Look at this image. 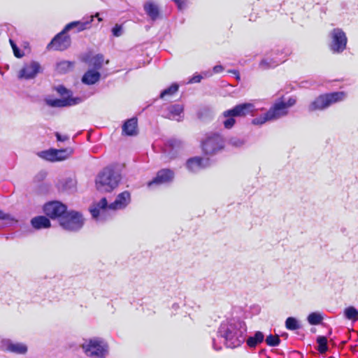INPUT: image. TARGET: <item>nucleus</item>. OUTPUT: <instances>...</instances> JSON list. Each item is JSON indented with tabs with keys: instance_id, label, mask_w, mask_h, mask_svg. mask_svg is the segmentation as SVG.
<instances>
[{
	"instance_id": "nucleus-1",
	"label": "nucleus",
	"mask_w": 358,
	"mask_h": 358,
	"mask_svg": "<svg viewBox=\"0 0 358 358\" xmlns=\"http://www.w3.org/2000/svg\"><path fill=\"white\" fill-rule=\"evenodd\" d=\"M200 148L204 155L213 156L224 150L225 140L220 133H209L201 141Z\"/></svg>"
},
{
	"instance_id": "nucleus-2",
	"label": "nucleus",
	"mask_w": 358,
	"mask_h": 358,
	"mask_svg": "<svg viewBox=\"0 0 358 358\" xmlns=\"http://www.w3.org/2000/svg\"><path fill=\"white\" fill-rule=\"evenodd\" d=\"M120 180V175L113 169L106 167L97 176L96 187L99 191L110 192L118 186Z\"/></svg>"
},
{
	"instance_id": "nucleus-3",
	"label": "nucleus",
	"mask_w": 358,
	"mask_h": 358,
	"mask_svg": "<svg viewBox=\"0 0 358 358\" xmlns=\"http://www.w3.org/2000/svg\"><path fill=\"white\" fill-rule=\"evenodd\" d=\"M219 333L224 338L226 346L229 348H238L245 341L243 331L233 324H222Z\"/></svg>"
},
{
	"instance_id": "nucleus-4",
	"label": "nucleus",
	"mask_w": 358,
	"mask_h": 358,
	"mask_svg": "<svg viewBox=\"0 0 358 358\" xmlns=\"http://www.w3.org/2000/svg\"><path fill=\"white\" fill-rule=\"evenodd\" d=\"M345 97L346 93L345 92H334L320 94L310 103L308 110L313 112L324 110L332 104L343 101Z\"/></svg>"
},
{
	"instance_id": "nucleus-5",
	"label": "nucleus",
	"mask_w": 358,
	"mask_h": 358,
	"mask_svg": "<svg viewBox=\"0 0 358 358\" xmlns=\"http://www.w3.org/2000/svg\"><path fill=\"white\" fill-rule=\"evenodd\" d=\"M254 105L250 103H243L235 106L233 108L227 110L222 113L226 120L223 122L224 127L227 129H231L236 124L235 117H245L250 115L254 110Z\"/></svg>"
},
{
	"instance_id": "nucleus-6",
	"label": "nucleus",
	"mask_w": 358,
	"mask_h": 358,
	"mask_svg": "<svg viewBox=\"0 0 358 358\" xmlns=\"http://www.w3.org/2000/svg\"><path fill=\"white\" fill-rule=\"evenodd\" d=\"M59 224L63 229L76 231L80 229L84 224V218L81 213L71 210L66 213L59 220Z\"/></svg>"
},
{
	"instance_id": "nucleus-7",
	"label": "nucleus",
	"mask_w": 358,
	"mask_h": 358,
	"mask_svg": "<svg viewBox=\"0 0 358 358\" xmlns=\"http://www.w3.org/2000/svg\"><path fill=\"white\" fill-rule=\"evenodd\" d=\"M85 353L89 357L103 358L107 353L108 346L99 339H90L82 346Z\"/></svg>"
},
{
	"instance_id": "nucleus-8",
	"label": "nucleus",
	"mask_w": 358,
	"mask_h": 358,
	"mask_svg": "<svg viewBox=\"0 0 358 358\" xmlns=\"http://www.w3.org/2000/svg\"><path fill=\"white\" fill-rule=\"evenodd\" d=\"M331 50L334 53L343 52L346 48L348 42V38L345 33L341 29L336 28L331 31Z\"/></svg>"
},
{
	"instance_id": "nucleus-9",
	"label": "nucleus",
	"mask_w": 358,
	"mask_h": 358,
	"mask_svg": "<svg viewBox=\"0 0 358 358\" xmlns=\"http://www.w3.org/2000/svg\"><path fill=\"white\" fill-rule=\"evenodd\" d=\"M73 150L71 148L65 149L51 148L48 150L42 151L39 156L43 159L50 162H60L68 159L73 154Z\"/></svg>"
},
{
	"instance_id": "nucleus-10",
	"label": "nucleus",
	"mask_w": 358,
	"mask_h": 358,
	"mask_svg": "<svg viewBox=\"0 0 358 358\" xmlns=\"http://www.w3.org/2000/svg\"><path fill=\"white\" fill-rule=\"evenodd\" d=\"M68 31L65 28L58 33L47 45L48 50L63 51L70 47L71 43V37L66 34Z\"/></svg>"
},
{
	"instance_id": "nucleus-11",
	"label": "nucleus",
	"mask_w": 358,
	"mask_h": 358,
	"mask_svg": "<svg viewBox=\"0 0 358 358\" xmlns=\"http://www.w3.org/2000/svg\"><path fill=\"white\" fill-rule=\"evenodd\" d=\"M66 211L67 206L57 201H50L43 206L44 213L51 219L60 220Z\"/></svg>"
},
{
	"instance_id": "nucleus-12",
	"label": "nucleus",
	"mask_w": 358,
	"mask_h": 358,
	"mask_svg": "<svg viewBox=\"0 0 358 358\" xmlns=\"http://www.w3.org/2000/svg\"><path fill=\"white\" fill-rule=\"evenodd\" d=\"M174 175V172L171 169H162L157 171L156 176L152 180L148 182V187L169 183L173 181Z\"/></svg>"
},
{
	"instance_id": "nucleus-13",
	"label": "nucleus",
	"mask_w": 358,
	"mask_h": 358,
	"mask_svg": "<svg viewBox=\"0 0 358 358\" xmlns=\"http://www.w3.org/2000/svg\"><path fill=\"white\" fill-rule=\"evenodd\" d=\"M210 165L209 158H204L200 156L193 157L188 159L186 162V167L191 172H197L201 169H205Z\"/></svg>"
},
{
	"instance_id": "nucleus-14",
	"label": "nucleus",
	"mask_w": 358,
	"mask_h": 358,
	"mask_svg": "<svg viewBox=\"0 0 358 358\" xmlns=\"http://www.w3.org/2000/svg\"><path fill=\"white\" fill-rule=\"evenodd\" d=\"M267 113L271 120H277L287 115L288 110L286 109V106L285 105V102L282 100V98L276 101L268 109Z\"/></svg>"
},
{
	"instance_id": "nucleus-15",
	"label": "nucleus",
	"mask_w": 358,
	"mask_h": 358,
	"mask_svg": "<svg viewBox=\"0 0 358 358\" xmlns=\"http://www.w3.org/2000/svg\"><path fill=\"white\" fill-rule=\"evenodd\" d=\"M47 104L52 107L62 108L66 106H71L78 104L81 102V99L79 97L73 98L68 96L64 99H55L47 100Z\"/></svg>"
},
{
	"instance_id": "nucleus-16",
	"label": "nucleus",
	"mask_w": 358,
	"mask_h": 358,
	"mask_svg": "<svg viewBox=\"0 0 358 358\" xmlns=\"http://www.w3.org/2000/svg\"><path fill=\"white\" fill-rule=\"evenodd\" d=\"M130 200V193L128 191H124L117 195L116 199L109 205L108 208L112 210L122 209L129 204Z\"/></svg>"
},
{
	"instance_id": "nucleus-17",
	"label": "nucleus",
	"mask_w": 358,
	"mask_h": 358,
	"mask_svg": "<svg viewBox=\"0 0 358 358\" xmlns=\"http://www.w3.org/2000/svg\"><path fill=\"white\" fill-rule=\"evenodd\" d=\"M138 131V119L136 117L128 119L122 127V134L124 136H136Z\"/></svg>"
},
{
	"instance_id": "nucleus-18",
	"label": "nucleus",
	"mask_w": 358,
	"mask_h": 358,
	"mask_svg": "<svg viewBox=\"0 0 358 358\" xmlns=\"http://www.w3.org/2000/svg\"><path fill=\"white\" fill-rule=\"evenodd\" d=\"M40 68L38 62H32L23 67L21 70V76L26 79L32 78L39 72Z\"/></svg>"
},
{
	"instance_id": "nucleus-19",
	"label": "nucleus",
	"mask_w": 358,
	"mask_h": 358,
	"mask_svg": "<svg viewBox=\"0 0 358 358\" xmlns=\"http://www.w3.org/2000/svg\"><path fill=\"white\" fill-rule=\"evenodd\" d=\"M94 20V16H90V20L84 22L73 21L67 24L64 28L65 31H69L73 28H76L78 31H82L90 27L92 22Z\"/></svg>"
},
{
	"instance_id": "nucleus-20",
	"label": "nucleus",
	"mask_w": 358,
	"mask_h": 358,
	"mask_svg": "<svg viewBox=\"0 0 358 358\" xmlns=\"http://www.w3.org/2000/svg\"><path fill=\"white\" fill-rule=\"evenodd\" d=\"M184 111V107L180 104H174L168 108L166 117L170 120L180 121Z\"/></svg>"
},
{
	"instance_id": "nucleus-21",
	"label": "nucleus",
	"mask_w": 358,
	"mask_h": 358,
	"mask_svg": "<svg viewBox=\"0 0 358 358\" xmlns=\"http://www.w3.org/2000/svg\"><path fill=\"white\" fill-rule=\"evenodd\" d=\"M101 74L95 70H88L82 77V82L86 85H91L99 80Z\"/></svg>"
},
{
	"instance_id": "nucleus-22",
	"label": "nucleus",
	"mask_w": 358,
	"mask_h": 358,
	"mask_svg": "<svg viewBox=\"0 0 358 358\" xmlns=\"http://www.w3.org/2000/svg\"><path fill=\"white\" fill-rule=\"evenodd\" d=\"M143 8L146 14L152 20H156L159 17V9L158 6L152 1L146 2Z\"/></svg>"
},
{
	"instance_id": "nucleus-23",
	"label": "nucleus",
	"mask_w": 358,
	"mask_h": 358,
	"mask_svg": "<svg viewBox=\"0 0 358 358\" xmlns=\"http://www.w3.org/2000/svg\"><path fill=\"white\" fill-rule=\"evenodd\" d=\"M31 225L36 229L49 228L51 226L50 220L45 216H37L32 218Z\"/></svg>"
},
{
	"instance_id": "nucleus-24",
	"label": "nucleus",
	"mask_w": 358,
	"mask_h": 358,
	"mask_svg": "<svg viewBox=\"0 0 358 358\" xmlns=\"http://www.w3.org/2000/svg\"><path fill=\"white\" fill-rule=\"evenodd\" d=\"M75 63L69 61H62L57 64L56 71L58 73L65 74L71 71L74 68Z\"/></svg>"
},
{
	"instance_id": "nucleus-25",
	"label": "nucleus",
	"mask_w": 358,
	"mask_h": 358,
	"mask_svg": "<svg viewBox=\"0 0 358 358\" xmlns=\"http://www.w3.org/2000/svg\"><path fill=\"white\" fill-rule=\"evenodd\" d=\"M108 201L106 198H102L95 206L94 208L90 210L91 214L93 217H98L100 214V210H105L108 208Z\"/></svg>"
},
{
	"instance_id": "nucleus-26",
	"label": "nucleus",
	"mask_w": 358,
	"mask_h": 358,
	"mask_svg": "<svg viewBox=\"0 0 358 358\" xmlns=\"http://www.w3.org/2000/svg\"><path fill=\"white\" fill-rule=\"evenodd\" d=\"M264 336L262 331H256L254 336L249 337L246 343L250 348H255L258 344L263 342Z\"/></svg>"
},
{
	"instance_id": "nucleus-27",
	"label": "nucleus",
	"mask_w": 358,
	"mask_h": 358,
	"mask_svg": "<svg viewBox=\"0 0 358 358\" xmlns=\"http://www.w3.org/2000/svg\"><path fill=\"white\" fill-rule=\"evenodd\" d=\"M317 343L318 344L317 350L320 354H324L328 350L327 337L323 336H318L317 338Z\"/></svg>"
},
{
	"instance_id": "nucleus-28",
	"label": "nucleus",
	"mask_w": 358,
	"mask_h": 358,
	"mask_svg": "<svg viewBox=\"0 0 358 358\" xmlns=\"http://www.w3.org/2000/svg\"><path fill=\"white\" fill-rule=\"evenodd\" d=\"M345 317L350 320L357 321L358 320V310L353 306H349L344 310Z\"/></svg>"
},
{
	"instance_id": "nucleus-29",
	"label": "nucleus",
	"mask_w": 358,
	"mask_h": 358,
	"mask_svg": "<svg viewBox=\"0 0 358 358\" xmlns=\"http://www.w3.org/2000/svg\"><path fill=\"white\" fill-rule=\"evenodd\" d=\"M8 348L10 351L17 354H24L27 351V346L21 343H12Z\"/></svg>"
},
{
	"instance_id": "nucleus-30",
	"label": "nucleus",
	"mask_w": 358,
	"mask_h": 358,
	"mask_svg": "<svg viewBox=\"0 0 358 358\" xmlns=\"http://www.w3.org/2000/svg\"><path fill=\"white\" fill-rule=\"evenodd\" d=\"M179 85L173 83L170 87L163 90L160 94V98L164 99L166 96H172L178 91Z\"/></svg>"
},
{
	"instance_id": "nucleus-31",
	"label": "nucleus",
	"mask_w": 358,
	"mask_h": 358,
	"mask_svg": "<svg viewBox=\"0 0 358 358\" xmlns=\"http://www.w3.org/2000/svg\"><path fill=\"white\" fill-rule=\"evenodd\" d=\"M104 57L102 55H96L91 60V65L95 69H100L103 64Z\"/></svg>"
},
{
	"instance_id": "nucleus-32",
	"label": "nucleus",
	"mask_w": 358,
	"mask_h": 358,
	"mask_svg": "<svg viewBox=\"0 0 358 358\" xmlns=\"http://www.w3.org/2000/svg\"><path fill=\"white\" fill-rule=\"evenodd\" d=\"M266 343L271 347L278 346L280 343V339L278 335L270 334L266 338Z\"/></svg>"
},
{
	"instance_id": "nucleus-33",
	"label": "nucleus",
	"mask_w": 358,
	"mask_h": 358,
	"mask_svg": "<svg viewBox=\"0 0 358 358\" xmlns=\"http://www.w3.org/2000/svg\"><path fill=\"white\" fill-rule=\"evenodd\" d=\"M285 327L289 330H296L300 327L298 321L292 317L287 318L285 321Z\"/></svg>"
},
{
	"instance_id": "nucleus-34",
	"label": "nucleus",
	"mask_w": 358,
	"mask_h": 358,
	"mask_svg": "<svg viewBox=\"0 0 358 358\" xmlns=\"http://www.w3.org/2000/svg\"><path fill=\"white\" fill-rule=\"evenodd\" d=\"M322 315L317 313H312L308 317V321L312 325L319 324L322 321Z\"/></svg>"
},
{
	"instance_id": "nucleus-35",
	"label": "nucleus",
	"mask_w": 358,
	"mask_h": 358,
	"mask_svg": "<svg viewBox=\"0 0 358 358\" xmlns=\"http://www.w3.org/2000/svg\"><path fill=\"white\" fill-rule=\"evenodd\" d=\"M267 121H271V119L266 112L264 115H262L258 117L254 118L252 120V124L254 125H261V124H264Z\"/></svg>"
},
{
	"instance_id": "nucleus-36",
	"label": "nucleus",
	"mask_w": 358,
	"mask_h": 358,
	"mask_svg": "<svg viewBox=\"0 0 358 358\" xmlns=\"http://www.w3.org/2000/svg\"><path fill=\"white\" fill-rule=\"evenodd\" d=\"M55 90L60 96H64L65 94L70 96L71 91L66 89L64 85H58L57 87H55Z\"/></svg>"
},
{
	"instance_id": "nucleus-37",
	"label": "nucleus",
	"mask_w": 358,
	"mask_h": 358,
	"mask_svg": "<svg viewBox=\"0 0 358 358\" xmlns=\"http://www.w3.org/2000/svg\"><path fill=\"white\" fill-rule=\"evenodd\" d=\"M122 25L120 24H115L113 28L112 29V33L114 36L118 37L121 36L122 34Z\"/></svg>"
},
{
	"instance_id": "nucleus-38",
	"label": "nucleus",
	"mask_w": 358,
	"mask_h": 358,
	"mask_svg": "<svg viewBox=\"0 0 358 358\" xmlns=\"http://www.w3.org/2000/svg\"><path fill=\"white\" fill-rule=\"evenodd\" d=\"M13 51L15 57L17 58H21L24 56V53L21 52L17 46L14 47V48H13Z\"/></svg>"
},
{
	"instance_id": "nucleus-39",
	"label": "nucleus",
	"mask_w": 358,
	"mask_h": 358,
	"mask_svg": "<svg viewBox=\"0 0 358 358\" xmlns=\"http://www.w3.org/2000/svg\"><path fill=\"white\" fill-rule=\"evenodd\" d=\"M296 103V100L293 98H289L287 102H285V105L286 106V109L288 110V108Z\"/></svg>"
},
{
	"instance_id": "nucleus-40",
	"label": "nucleus",
	"mask_w": 358,
	"mask_h": 358,
	"mask_svg": "<svg viewBox=\"0 0 358 358\" xmlns=\"http://www.w3.org/2000/svg\"><path fill=\"white\" fill-rule=\"evenodd\" d=\"M55 136L58 141H66L69 139L67 136H62L59 132L55 133Z\"/></svg>"
},
{
	"instance_id": "nucleus-41",
	"label": "nucleus",
	"mask_w": 358,
	"mask_h": 358,
	"mask_svg": "<svg viewBox=\"0 0 358 358\" xmlns=\"http://www.w3.org/2000/svg\"><path fill=\"white\" fill-rule=\"evenodd\" d=\"M201 79H202L201 76H200V75L194 76L189 80V83H200Z\"/></svg>"
},
{
	"instance_id": "nucleus-42",
	"label": "nucleus",
	"mask_w": 358,
	"mask_h": 358,
	"mask_svg": "<svg viewBox=\"0 0 358 358\" xmlns=\"http://www.w3.org/2000/svg\"><path fill=\"white\" fill-rule=\"evenodd\" d=\"M223 71V67L221 65H217L213 67V72L219 73Z\"/></svg>"
},
{
	"instance_id": "nucleus-43",
	"label": "nucleus",
	"mask_w": 358,
	"mask_h": 358,
	"mask_svg": "<svg viewBox=\"0 0 358 358\" xmlns=\"http://www.w3.org/2000/svg\"><path fill=\"white\" fill-rule=\"evenodd\" d=\"M260 66H264L265 68H268L269 66L268 63L266 60L261 61Z\"/></svg>"
},
{
	"instance_id": "nucleus-44",
	"label": "nucleus",
	"mask_w": 358,
	"mask_h": 358,
	"mask_svg": "<svg viewBox=\"0 0 358 358\" xmlns=\"http://www.w3.org/2000/svg\"><path fill=\"white\" fill-rule=\"evenodd\" d=\"M7 215L5 214L3 211L0 210V219L5 220L7 218Z\"/></svg>"
},
{
	"instance_id": "nucleus-45",
	"label": "nucleus",
	"mask_w": 358,
	"mask_h": 358,
	"mask_svg": "<svg viewBox=\"0 0 358 358\" xmlns=\"http://www.w3.org/2000/svg\"><path fill=\"white\" fill-rule=\"evenodd\" d=\"M94 16V17H96L97 18V20L99 22H101L103 20V19L99 16V13H96Z\"/></svg>"
},
{
	"instance_id": "nucleus-46",
	"label": "nucleus",
	"mask_w": 358,
	"mask_h": 358,
	"mask_svg": "<svg viewBox=\"0 0 358 358\" xmlns=\"http://www.w3.org/2000/svg\"><path fill=\"white\" fill-rule=\"evenodd\" d=\"M94 16V17H96L97 18V20L99 22H101L103 20V19L99 16V13H96Z\"/></svg>"
},
{
	"instance_id": "nucleus-47",
	"label": "nucleus",
	"mask_w": 358,
	"mask_h": 358,
	"mask_svg": "<svg viewBox=\"0 0 358 358\" xmlns=\"http://www.w3.org/2000/svg\"><path fill=\"white\" fill-rule=\"evenodd\" d=\"M9 43L10 44V46H11L12 49L14 48V47L17 46L15 43L12 39L9 40Z\"/></svg>"
},
{
	"instance_id": "nucleus-48",
	"label": "nucleus",
	"mask_w": 358,
	"mask_h": 358,
	"mask_svg": "<svg viewBox=\"0 0 358 358\" xmlns=\"http://www.w3.org/2000/svg\"><path fill=\"white\" fill-rule=\"evenodd\" d=\"M9 43L10 44V46H11L12 49L14 48V47L17 46L15 43L12 39L9 40Z\"/></svg>"
}]
</instances>
